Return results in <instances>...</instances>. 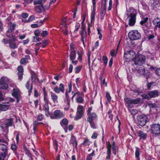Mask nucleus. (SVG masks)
<instances>
[{
    "instance_id": "obj_1",
    "label": "nucleus",
    "mask_w": 160,
    "mask_h": 160,
    "mask_svg": "<svg viewBox=\"0 0 160 160\" xmlns=\"http://www.w3.org/2000/svg\"><path fill=\"white\" fill-rule=\"evenodd\" d=\"M126 14L128 16V24L130 26H133L136 22L137 11L132 8L127 9Z\"/></svg>"
},
{
    "instance_id": "obj_2",
    "label": "nucleus",
    "mask_w": 160,
    "mask_h": 160,
    "mask_svg": "<svg viewBox=\"0 0 160 160\" xmlns=\"http://www.w3.org/2000/svg\"><path fill=\"white\" fill-rule=\"evenodd\" d=\"M12 118H10L5 120L4 123L2 124L4 122V120H0V132L1 133H3L4 132H8L7 129L9 127L12 126Z\"/></svg>"
},
{
    "instance_id": "obj_3",
    "label": "nucleus",
    "mask_w": 160,
    "mask_h": 160,
    "mask_svg": "<svg viewBox=\"0 0 160 160\" xmlns=\"http://www.w3.org/2000/svg\"><path fill=\"white\" fill-rule=\"evenodd\" d=\"M107 148V159H110L111 154V148H112V152L114 155H116V152L118 149V148L116 146L115 143L113 142L112 144L111 145L110 142H107L106 143Z\"/></svg>"
},
{
    "instance_id": "obj_4",
    "label": "nucleus",
    "mask_w": 160,
    "mask_h": 160,
    "mask_svg": "<svg viewBox=\"0 0 160 160\" xmlns=\"http://www.w3.org/2000/svg\"><path fill=\"white\" fill-rule=\"evenodd\" d=\"M44 94V100L45 102L43 106V109L45 111L46 115L48 117L50 116V113L49 110V106L48 105V100L47 98V93L46 90L45 88L44 87L42 89Z\"/></svg>"
},
{
    "instance_id": "obj_5",
    "label": "nucleus",
    "mask_w": 160,
    "mask_h": 160,
    "mask_svg": "<svg viewBox=\"0 0 160 160\" xmlns=\"http://www.w3.org/2000/svg\"><path fill=\"white\" fill-rule=\"evenodd\" d=\"M136 57L135 52L132 51L130 50L127 51L124 53V60L126 62H129L134 60Z\"/></svg>"
},
{
    "instance_id": "obj_6",
    "label": "nucleus",
    "mask_w": 160,
    "mask_h": 160,
    "mask_svg": "<svg viewBox=\"0 0 160 160\" xmlns=\"http://www.w3.org/2000/svg\"><path fill=\"white\" fill-rule=\"evenodd\" d=\"M150 131L153 136H157L160 134V124L157 123L151 125Z\"/></svg>"
},
{
    "instance_id": "obj_7",
    "label": "nucleus",
    "mask_w": 160,
    "mask_h": 160,
    "mask_svg": "<svg viewBox=\"0 0 160 160\" xmlns=\"http://www.w3.org/2000/svg\"><path fill=\"white\" fill-rule=\"evenodd\" d=\"M129 38L131 40H134L139 39L141 37L140 33L137 30H131L128 34Z\"/></svg>"
},
{
    "instance_id": "obj_8",
    "label": "nucleus",
    "mask_w": 160,
    "mask_h": 160,
    "mask_svg": "<svg viewBox=\"0 0 160 160\" xmlns=\"http://www.w3.org/2000/svg\"><path fill=\"white\" fill-rule=\"evenodd\" d=\"M126 103L127 104L128 108H131L133 107L132 104H137L141 102V99L137 98L135 99H132L130 98H126L125 99Z\"/></svg>"
},
{
    "instance_id": "obj_9",
    "label": "nucleus",
    "mask_w": 160,
    "mask_h": 160,
    "mask_svg": "<svg viewBox=\"0 0 160 160\" xmlns=\"http://www.w3.org/2000/svg\"><path fill=\"white\" fill-rule=\"evenodd\" d=\"M92 110V107H90L88 108L87 111V114L88 116L87 119V121L95 120L97 119V115L96 113L94 112H91Z\"/></svg>"
},
{
    "instance_id": "obj_10",
    "label": "nucleus",
    "mask_w": 160,
    "mask_h": 160,
    "mask_svg": "<svg viewBox=\"0 0 160 160\" xmlns=\"http://www.w3.org/2000/svg\"><path fill=\"white\" fill-rule=\"evenodd\" d=\"M145 56L142 55H140L137 57L134 60V63L136 65H140L143 64L145 62Z\"/></svg>"
},
{
    "instance_id": "obj_11",
    "label": "nucleus",
    "mask_w": 160,
    "mask_h": 160,
    "mask_svg": "<svg viewBox=\"0 0 160 160\" xmlns=\"http://www.w3.org/2000/svg\"><path fill=\"white\" fill-rule=\"evenodd\" d=\"M83 107L81 105H79L77 109V112L74 119L77 120L80 119L83 115Z\"/></svg>"
},
{
    "instance_id": "obj_12",
    "label": "nucleus",
    "mask_w": 160,
    "mask_h": 160,
    "mask_svg": "<svg viewBox=\"0 0 160 160\" xmlns=\"http://www.w3.org/2000/svg\"><path fill=\"white\" fill-rule=\"evenodd\" d=\"M74 97H76V101L77 102L79 103H83L84 102V94L82 93L79 92L75 93L72 96V98Z\"/></svg>"
},
{
    "instance_id": "obj_13",
    "label": "nucleus",
    "mask_w": 160,
    "mask_h": 160,
    "mask_svg": "<svg viewBox=\"0 0 160 160\" xmlns=\"http://www.w3.org/2000/svg\"><path fill=\"white\" fill-rule=\"evenodd\" d=\"M137 120L138 124L141 126H143L146 124L147 117L146 116H139L137 117Z\"/></svg>"
},
{
    "instance_id": "obj_14",
    "label": "nucleus",
    "mask_w": 160,
    "mask_h": 160,
    "mask_svg": "<svg viewBox=\"0 0 160 160\" xmlns=\"http://www.w3.org/2000/svg\"><path fill=\"white\" fill-rule=\"evenodd\" d=\"M16 40V39L15 37L12 36L10 37V39L9 40V44L10 48L13 49L17 48L18 47V45L14 42Z\"/></svg>"
},
{
    "instance_id": "obj_15",
    "label": "nucleus",
    "mask_w": 160,
    "mask_h": 160,
    "mask_svg": "<svg viewBox=\"0 0 160 160\" xmlns=\"http://www.w3.org/2000/svg\"><path fill=\"white\" fill-rule=\"evenodd\" d=\"M148 95L150 98H155L160 95V92L156 90H152L148 92Z\"/></svg>"
},
{
    "instance_id": "obj_16",
    "label": "nucleus",
    "mask_w": 160,
    "mask_h": 160,
    "mask_svg": "<svg viewBox=\"0 0 160 160\" xmlns=\"http://www.w3.org/2000/svg\"><path fill=\"white\" fill-rule=\"evenodd\" d=\"M50 7V5L48 3H45L44 4H41V13L42 12L43 15L46 14L45 11L48 10Z\"/></svg>"
},
{
    "instance_id": "obj_17",
    "label": "nucleus",
    "mask_w": 160,
    "mask_h": 160,
    "mask_svg": "<svg viewBox=\"0 0 160 160\" xmlns=\"http://www.w3.org/2000/svg\"><path fill=\"white\" fill-rule=\"evenodd\" d=\"M53 114L55 118L57 119L62 118L65 115V114L63 112L58 110H55Z\"/></svg>"
},
{
    "instance_id": "obj_18",
    "label": "nucleus",
    "mask_w": 160,
    "mask_h": 160,
    "mask_svg": "<svg viewBox=\"0 0 160 160\" xmlns=\"http://www.w3.org/2000/svg\"><path fill=\"white\" fill-rule=\"evenodd\" d=\"M12 95L17 99V102H18L19 101L20 96V91L18 89L13 88Z\"/></svg>"
},
{
    "instance_id": "obj_19",
    "label": "nucleus",
    "mask_w": 160,
    "mask_h": 160,
    "mask_svg": "<svg viewBox=\"0 0 160 160\" xmlns=\"http://www.w3.org/2000/svg\"><path fill=\"white\" fill-rule=\"evenodd\" d=\"M18 79L21 80L22 78V75L23 72V68L21 66H19L18 68Z\"/></svg>"
},
{
    "instance_id": "obj_20",
    "label": "nucleus",
    "mask_w": 160,
    "mask_h": 160,
    "mask_svg": "<svg viewBox=\"0 0 160 160\" xmlns=\"http://www.w3.org/2000/svg\"><path fill=\"white\" fill-rule=\"evenodd\" d=\"M33 4L35 5H36L35 7V9L36 12L39 13L40 12V0H36L34 1Z\"/></svg>"
},
{
    "instance_id": "obj_21",
    "label": "nucleus",
    "mask_w": 160,
    "mask_h": 160,
    "mask_svg": "<svg viewBox=\"0 0 160 160\" xmlns=\"http://www.w3.org/2000/svg\"><path fill=\"white\" fill-rule=\"evenodd\" d=\"M70 143L73 146H75V148H77L78 143L75 137L72 134L70 141Z\"/></svg>"
},
{
    "instance_id": "obj_22",
    "label": "nucleus",
    "mask_w": 160,
    "mask_h": 160,
    "mask_svg": "<svg viewBox=\"0 0 160 160\" xmlns=\"http://www.w3.org/2000/svg\"><path fill=\"white\" fill-rule=\"evenodd\" d=\"M40 34V31L39 30L37 29L34 32L35 36L33 37V41L35 42L39 41V38L38 37Z\"/></svg>"
},
{
    "instance_id": "obj_23",
    "label": "nucleus",
    "mask_w": 160,
    "mask_h": 160,
    "mask_svg": "<svg viewBox=\"0 0 160 160\" xmlns=\"http://www.w3.org/2000/svg\"><path fill=\"white\" fill-rule=\"evenodd\" d=\"M82 31H81V34L82 36V40L83 42V39L85 38L86 36V32L85 30V26L82 25L81 27ZM84 43V42H83Z\"/></svg>"
},
{
    "instance_id": "obj_24",
    "label": "nucleus",
    "mask_w": 160,
    "mask_h": 160,
    "mask_svg": "<svg viewBox=\"0 0 160 160\" xmlns=\"http://www.w3.org/2000/svg\"><path fill=\"white\" fill-rule=\"evenodd\" d=\"M51 98L53 101L54 103H57L58 102V96L55 93L52 92H50Z\"/></svg>"
},
{
    "instance_id": "obj_25",
    "label": "nucleus",
    "mask_w": 160,
    "mask_h": 160,
    "mask_svg": "<svg viewBox=\"0 0 160 160\" xmlns=\"http://www.w3.org/2000/svg\"><path fill=\"white\" fill-rule=\"evenodd\" d=\"M72 90V85L71 82H70L68 85V91H67L65 93L66 95V100L65 101H68V100L70 101V98L69 97L68 95V92H70Z\"/></svg>"
},
{
    "instance_id": "obj_26",
    "label": "nucleus",
    "mask_w": 160,
    "mask_h": 160,
    "mask_svg": "<svg viewBox=\"0 0 160 160\" xmlns=\"http://www.w3.org/2000/svg\"><path fill=\"white\" fill-rule=\"evenodd\" d=\"M9 108V105L5 104H0V111H5L7 110Z\"/></svg>"
},
{
    "instance_id": "obj_27",
    "label": "nucleus",
    "mask_w": 160,
    "mask_h": 160,
    "mask_svg": "<svg viewBox=\"0 0 160 160\" xmlns=\"http://www.w3.org/2000/svg\"><path fill=\"white\" fill-rule=\"evenodd\" d=\"M153 23L157 27L160 28V18H156L153 20Z\"/></svg>"
},
{
    "instance_id": "obj_28",
    "label": "nucleus",
    "mask_w": 160,
    "mask_h": 160,
    "mask_svg": "<svg viewBox=\"0 0 160 160\" xmlns=\"http://www.w3.org/2000/svg\"><path fill=\"white\" fill-rule=\"evenodd\" d=\"M8 26L9 28L7 31V32H12L13 30L15 29V28L16 26V25L14 24H12L11 22H10L8 24Z\"/></svg>"
},
{
    "instance_id": "obj_29",
    "label": "nucleus",
    "mask_w": 160,
    "mask_h": 160,
    "mask_svg": "<svg viewBox=\"0 0 160 160\" xmlns=\"http://www.w3.org/2000/svg\"><path fill=\"white\" fill-rule=\"evenodd\" d=\"M138 135L140 137V139L145 140L147 137V134L144 133L142 131H140L138 133Z\"/></svg>"
},
{
    "instance_id": "obj_30",
    "label": "nucleus",
    "mask_w": 160,
    "mask_h": 160,
    "mask_svg": "<svg viewBox=\"0 0 160 160\" xmlns=\"http://www.w3.org/2000/svg\"><path fill=\"white\" fill-rule=\"evenodd\" d=\"M7 146L3 144H0V152L7 153Z\"/></svg>"
},
{
    "instance_id": "obj_31",
    "label": "nucleus",
    "mask_w": 160,
    "mask_h": 160,
    "mask_svg": "<svg viewBox=\"0 0 160 160\" xmlns=\"http://www.w3.org/2000/svg\"><path fill=\"white\" fill-rule=\"evenodd\" d=\"M25 86L27 88L28 90L29 93H30L31 92L32 89V85L31 84L30 80L27 81Z\"/></svg>"
},
{
    "instance_id": "obj_32",
    "label": "nucleus",
    "mask_w": 160,
    "mask_h": 160,
    "mask_svg": "<svg viewBox=\"0 0 160 160\" xmlns=\"http://www.w3.org/2000/svg\"><path fill=\"white\" fill-rule=\"evenodd\" d=\"M137 72L140 75H146V74H145V69L143 66H141L138 69V68H137Z\"/></svg>"
},
{
    "instance_id": "obj_33",
    "label": "nucleus",
    "mask_w": 160,
    "mask_h": 160,
    "mask_svg": "<svg viewBox=\"0 0 160 160\" xmlns=\"http://www.w3.org/2000/svg\"><path fill=\"white\" fill-rule=\"evenodd\" d=\"M32 82L36 83L38 82L39 79L35 73L33 72L32 73Z\"/></svg>"
},
{
    "instance_id": "obj_34",
    "label": "nucleus",
    "mask_w": 160,
    "mask_h": 160,
    "mask_svg": "<svg viewBox=\"0 0 160 160\" xmlns=\"http://www.w3.org/2000/svg\"><path fill=\"white\" fill-rule=\"evenodd\" d=\"M76 52L75 50H72L70 53V60H73L76 59Z\"/></svg>"
},
{
    "instance_id": "obj_35",
    "label": "nucleus",
    "mask_w": 160,
    "mask_h": 160,
    "mask_svg": "<svg viewBox=\"0 0 160 160\" xmlns=\"http://www.w3.org/2000/svg\"><path fill=\"white\" fill-rule=\"evenodd\" d=\"M9 81V79L7 77H2L0 80V82L2 83H5Z\"/></svg>"
},
{
    "instance_id": "obj_36",
    "label": "nucleus",
    "mask_w": 160,
    "mask_h": 160,
    "mask_svg": "<svg viewBox=\"0 0 160 160\" xmlns=\"http://www.w3.org/2000/svg\"><path fill=\"white\" fill-rule=\"evenodd\" d=\"M26 57H29V56L26 57L25 58H22L21 60L20 63L21 64H25L28 63V60Z\"/></svg>"
},
{
    "instance_id": "obj_37",
    "label": "nucleus",
    "mask_w": 160,
    "mask_h": 160,
    "mask_svg": "<svg viewBox=\"0 0 160 160\" xmlns=\"http://www.w3.org/2000/svg\"><path fill=\"white\" fill-rule=\"evenodd\" d=\"M65 103L64 109L68 110L70 108V101L68 100V101H65Z\"/></svg>"
},
{
    "instance_id": "obj_38",
    "label": "nucleus",
    "mask_w": 160,
    "mask_h": 160,
    "mask_svg": "<svg viewBox=\"0 0 160 160\" xmlns=\"http://www.w3.org/2000/svg\"><path fill=\"white\" fill-rule=\"evenodd\" d=\"M8 87V84L6 83H2L0 82V89H6Z\"/></svg>"
},
{
    "instance_id": "obj_39",
    "label": "nucleus",
    "mask_w": 160,
    "mask_h": 160,
    "mask_svg": "<svg viewBox=\"0 0 160 160\" xmlns=\"http://www.w3.org/2000/svg\"><path fill=\"white\" fill-rule=\"evenodd\" d=\"M42 19H41V26L43 24V22L46 21L48 19V17L46 14L42 16Z\"/></svg>"
},
{
    "instance_id": "obj_40",
    "label": "nucleus",
    "mask_w": 160,
    "mask_h": 160,
    "mask_svg": "<svg viewBox=\"0 0 160 160\" xmlns=\"http://www.w3.org/2000/svg\"><path fill=\"white\" fill-rule=\"evenodd\" d=\"M88 122L89 123L90 126L93 129H95L96 128L97 125L95 123V122H94V121Z\"/></svg>"
},
{
    "instance_id": "obj_41",
    "label": "nucleus",
    "mask_w": 160,
    "mask_h": 160,
    "mask_svg": "<svg viewBox=\"0 0 160 160\" xmlns=\"http://www.w3.org/2000/svg\"><path fill=\"white\" fill-rule=\"evenodd\" d=\"M48 43V40L45 39L42 42L41 46L42 48L45 47Z\"/></svg>"
},
{
    "instance_id": "obj_42",
    "label": "nucleus",
    "mask_w": 160,
    "mask_h": 160,
    "mask_svg": "<svg viewBox=\"0 0 160 160\" xmlns=\"http://www.w3.org/2000/svg\"><path fill=\"white\" fill-rule=\"evenodd\" d=\"M24 149L25 151V153L26 154L30 155L29 160H32V158L31 157V155L30 154L29 150L27 148L25 147H24Z\"/></svg>"
},
{
    "instance_id": "obj_43",
    "label": "nucleus",
    "mask_w": 160,
    "mask_h": 160,
    "mask_svg": "<svg viewBox=\"0 0 160 160\" xmlns=\"http://www.w3.org/2000/svg\"><path fill=\"white\" fill-rule=\"evenodd\" d=\"M7 153L5 152H0V160H4V158L6 157Z\"/></svg>"
},
{
    "instance_id": "obj_44",
    "label": "nucleus",
    "mask_w": 160,
    "mask_h": 160,
    "mask_svg": "<svg viewBox=\"0 0 160 160\" xmlns=\"http://www.w3.org/2000/svg\"><path fill=\"white\" fill-rule=\"evenodd\" d=\"M82 52H78V59L79 61L81 62H82Z\"/></svg>"
},
{
    "instance_id": "obj_45",
    "label": "nucleus",
    "mask_w": 160,
    "mask_h": 160,
    "mask_svg": "<svg viewBox=\"0 0 160 160\" xmlns=\"http://www.w3.org/2000/svg\"><path fill=\"white\" fill-rule=\"evenodd\" d=\"M48 34V32L47 30L42 31L41 33V35L43 37H46Z\"/></svg>"
},
{
    "instance_id": "obj_46",
    "label": "nucleus",
    "mask_w": 160,
    "mask_h": 160,
    "mask_svg": "<svg viewBox=\"0 0 160 160\" xmlns=\"http://www.w3.org/2000/svg\"><path fill=\"white\" fill-rule=\"evenodd\" d=\"M96 9H93V10L91 12V22H92V21H94V17H95V12Z\"/></svg>"
},
{
    "instance_id": "obj_47",
    "label": "nucleus",
    "mask_w": 160,
    "mask_h": 160,
    "mask_svg": "<svg viewBox=\"0 0 160 160\" xmlns=\"http://www.w3.org/2000/svg\"><path fill=\"white\" fill-rule=\"evenodd\" d=\"M58 88L61 92L63 93L64 92V85L62 83H60L59 84Z\"/></svg>"
},
{
    "instance_id": "obj_48",
    "label": "nucleus",
    "mask_w": 160,
    "mask_h": 160,
    "mask_svg": "<svg viewBox=\"0 0 160 160\" xmlns=\"http://www.w3.org/2000/svg\"><path fill=\"white\" fill-rule=\"evenodd\" d=\"M91 143V142L88 139H86L83 142L82 144L85 146L89 145Z\"/></svg>"
},
{
    "instance_id": "obj_49",
    "label": "nucleus",
    "mask_w": 160,
    "mask_h": 160,
    "mask_svg": "<svg viewBox=\"0 0 160 160\" xmlns=\"http://www.w3.org/2000/svg\"><path fill=\"white\" fill-rule=\"evenodd\" d=\"M94 155V151L89 154L87 157L86 160H92V157Z\"/></svg>"
},
{
    "instance_id": "obj_50",
    "label": "nucleus",
    "mask_w": 160,
    "mask_h": 160,
    "mask_svg": "<svg viewBox=\"0 0 160 160\" xmlns=\"http://www.w3.org/2000/svg\"><path fill=\"white\" fill-rule=\"evenodd\" d=\"M82 67V66H78L76 67L75 69V72L76 73H79L81 70Z\"/></svg>"
},
{
    "instance_id": "obj_51",
    "label": "nucleus",
    "mask_w": 160,
    "mask_h": 160,
    "mask_svg": "<svg viewBox=\"0 0 160 160\" xmlns=\"http://www.w3.org/2000/svg\"><path fill=\"white\" fill-rule=\"evenodd\" d=\"M135 157L138 158H139L140 155V152L138 148H137L135 151Z\"/></svg>"
},
{
    "instance_id": "obj_52",
    "label": "nucleus",
    "mask_w": 160,
    "mask_h": 160,
    "mask_svg": "<svg viewBox=\"0 0 160 160\" xmlns=\"http://www.w3.org/2000/svg\"><path fill=\"white\" fill-rule=\"evenodd\" d=\"M106 97L107 99V100L109 101H111V97L109 93L108 92H106Z\"/></svg>"
},
{
    "instance_id": "obj_53",
    "label": "nucleus",
    "mask_w": 160,
    "mask_h": 160,
    "mask_svg": "<svg viewBox=\"0 0 160 160\" xmlns=\"http://www.w3.org/2000/svg\"><path fill=\"white\" fill-rule=\"evenodd\" d=\"M68 120L67 119L65 118L63 119L62 120V122L61 123V124L62 125V124L64 125H67L68 123Z\"/></svg>"
},
{
    "instance_id": "obj_54",
    "label": "nucleus",
    "mask_w": 160,
    "mask_h": 160,
    "mask_svg": "<svg viewBox=\"0 0 160 160\" xmlns=\"http://www.w3.org/2000/svg\"><path fill=\"white\" fill-rule=\"evenodd\" d=\"M147 66H148V68L150 71H152L155 70V68L152 66V65L147 64Z\"/></svg>"
},
{
    "instance_id": "obj_55",
    "label": "nucleus",
    "mask_w": 160,
    "mask_h": 160,
    "mask_svg": "<svg viewBox=\"0 0 160 160\" xmlns=\"http://www.w3.org/2000/svg\"><path fill=\"white\" fill-rule=\"evenodd\" d=\"M97 30L98 31V34L99 35V39L101 40L102 38V35L101 33V30L99 29V28H97Z\"/></svg>"
},
{
    "instance_id": "obj_56",
    "label": "nucleus",
    "mask_w": 160,
    "mask_h": 160,
    "mask_svg": "<svg viewBox=\"0 0 160 160\" xmlns=\"http://www.w3.org/2000/svg\"><path fill=\"white\" fill-rule=\"evenodd\" d=\"M154 83H155L153 82L147 83V86L148 89H150L152 86V85Z\"/></svg>"
},
{
    "instance_id": "obj_57",
    "label": "nucleus",
    "mask_w": 160,
    "mask_h": 160,
    "mask_svg": "<svg viewBox=\"0 0 160 160\" xmlns=\"http://www.w3.org/2000/svg\"><path fill=\"white\" fill-rule=\"evenodd\" d=\"M148 19V18L147 17H146V18H144L143 20L140 22L141 24L142 25L145 24V23L147 22Z\"/></svg>"
},
{
    "instance_id": "obj_58",
    "label": "nucleus",
    "mask_w": 160,
    "mask_h": 160,
    "mask_svg": "<svg viewBox=\"0 0 160 160\" xmlns=\"http://www.w3.org/2000/svg\"><path fill=\"white\" fill-rule=\"evenodd\" d=\"M17 148V146L15 143L12 144L11 146V148L13 151L16 150Z\"/></svg>"
},
{
    "instance_id": "obj_59",
    "label": "nucleus",
    "mask_w": 160,
    "mask_h": 160,
    "mask_svg": "<svg viewBox=\"0 0 160 160\" xmlns=\"http://www.w3.org/2000/svg\"><path fill=\"white\" fill-rule=\"evenodd\" d=\"M105 13V10H103V11L101 12L100 13V19H103V17L104 16Z\"/></svg>"
},
{
    "instance_id": "obj_60",
    "label": "nucleus",
    "mask_w": 160,
    "mask_h": 160,
    "mask_svg": "<svg viewBox=\"0 0 160 160\" xmlns=\"http://www.w3.org/2000/svg\"><path fill=\"white\" fill-rule=\"evenodd\" d=\"M53 90L55 92L57 93H59L61 92L59 90L58 87H56L53 88Z\"/></svg>"
},
{
    "instance_id": "obj_61",
    "label": "nucleus",
    "mask_w": 160,
    "mask_h": 160,
    "mask_svg": "<svg viewBox=\"0 0 160 160\" xmlns=\"http://www.w3.org/2000/svg\"><path fill=\"white\" fill-rule=\"evenodd\" d=\"M110 54L112 57H114L116 55L117 52L115 50H112L111 51Z\"/></svg>"
},
{
    "instance_id": "obj_62",
    "label": "nucleus",
    "mask_w": 160,
    "mask_h": 160,
    "mask_svg": "<svg viewBox=\"0 0 160 160\" xmlns=\"http://www.w3.org/2000/svg\"><path fill=\"white\" fill-rule=\"evenodd\" d=\"M155 72L156 74L159 76H160V68H158L155 70Z\"/></svg>"
},
{
    "instance_id": "obj_63",
    "label": "nucleus",
    "mask_w": 160,
    "mask_h": 160,
    "mask_svg": "<svg viewBox=\"0 0 160 160\" xmlns=\"http://www.w3.org/2000/svg\"><path fill=\"white\" fill-rule=\"evenodd\" d=\"M102 60L105 65H106L108 62V58L106 56H104L103 57Z\"/></svg>"
},
{
    "instance_id": "obj_64",
    "label": "nucleus",
    "mask_w": 160,
    "mask_h": 160,
    "mask_svg": "<svg viewBox=\"0 0 160 160\" xmlns=\"http://www.w3.org/2000/svg\"><path fill=\"white\" fill-rule=\"evenodd\" d=\"M35 18V17L33 15H31L29 17L28 19V21L29 22H31L33 21Z\"/></svg>"
}]
</instances>
